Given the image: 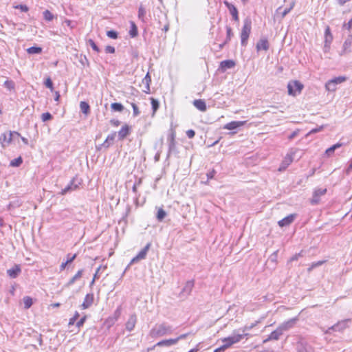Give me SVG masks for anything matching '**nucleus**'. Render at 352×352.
I'll list each match as a JSON object with an SVG mask.
<instances>
[{"instance_id":"nucleus-44","label":"nucleus","mask_w":352,"mask_h":352,"mask_svg":"<svg viewBox=\"0 0 352 352\" xmlns=\"http://www.w3.org/2000/svg\"><path fill=\"white\" fill-rule=\"evenodd\" d=\"M121 312H122V307H121V306H119L115 310L113 316H111L114 318V320H116V321L118 320V319L120 318V316L121 315Z\"/></svg>"},{"instance_id":"nucleus-21","label":"nucleus","mask_w":352,"mask_h":352,"mask_svg":"<svg viewBox=\"0 0 352 352\" xmlns=\"http://www.w3.org/2000/svg\"><path fill=\"white\" fill-rule=\"evenodd\" d=\"M94 302V294H87L84 299L81 307L83 309L89 308Z\"/></svg>"},{"instance_id":"nucleus-9","label":"nucleus","mask_w":352,"mask_h":352,"mask_svg":"<svg viewBox=\"0 0 352 352\" xmlns=\"http://www.w3.org/2000/svg\"><path fill=\"white\" fill-rule=\"evenodd\" d=\"M296 151V150H291L289 153H288L286 155L278 168L279 171L285 170L288 167V166L293 162V156L294 155Z\"/></svg>"},{"instance_id":"nucleus-32","label":"nucleus","mask_w":352,"mask_h":352,"mask_svg":"<svg viewBox=\"0 0 352 352\" xmlns=\"http://www.w3.org/2000/svg\"><path fill=\"white\" fill-rule=\"evenodd\" d=\"M324 36H325V43H331L333 40V36L331 32L330 28L327 26L324 31Z\"/></svg>"},{"instance_id":"nucleus-48","label":"nucleus","mask_w":352,"mask_h":352,"mask_svg":"<svg viewBox=\"0 0 352 352\" xmlns=\"http://www.w3.org/2000/svg\"><path fill=\"white\" fill-rule=\"evenodd\" d=\"M131 106L133 108V115L134 117H137L140 115V112L139 111L138 107L135 103H131Z\"/></svg>"},{"instance_id":"nucleus-51","label":"nucleus","mask_w":352,"mask_h":352,"mask_svg":"<svg viewBox=\"0 0 352 352\" xmlns=\"http://www.w3.org/2000/svg\"><path fill=\"white\" fill-rule=\"evenodd\" d=\"M342 29L351 30H352V18L348 23H344L342 25Z\"/></svg>"},{"instance_id":"nucleus-34","label":"nucleus","mask_w":352,"mask_h":352,"mask_svg":"<svg viewBox=\"0 0 352 352\" xmlns=\"http://www.w3.org/2000/svg\"><path fill=\"white\" fill-rule=\"evenodd\" d=\"M166 214H166V211L163 208H160L157 210L156 218L158 221L161 222L166 217Z\"/></svg>"},{"instance_id":"nucleus-37","label":"nucleus","mask_w":352,"mask_h":352,"mask_svg":"<svg viewBox=\"0 0 352 352\" xmlns=\"http://www.w3.org/2000/svg\"><path fill=\"white\" fill-rule=\"evenodd\" d=\"M3 86L9 91H12V90H14V87H15V84L14 82V81H12V80H8L7 79L4 83H3Z\"/></svg>"},{"instance_id":"nucleus-35","label":"nucleus","mask_w":352,"mask_h":352,"mask_svg":"<svg viewBox=\"0 0 352 352\" xmlns=\"http://www.w3.org/2000/svg\"><path fill=\"white\" fill-rule=\"evenodd\" d=\"M27 52L30 54H38L41 53L42 48L41 47L32 46L28 48Z\"/></svg>"},{"instance_id":"nucleus-60","label":"nucleus","mask_w":352,"mask_h":352,"mask_svg":"<svg viewBox=\"0 0 352 352\" xmlns=\"http://www.w3.org/2000/svg\"><path fill=\"white\" fill-rule=\"evenodd\" d=\"M16 8H19L20 9L22 12H28V8L26 5H19L17 6H16Z\"/></svg>"},{"instance_id":"nucleus-23","label":"nucleus","mask_w":352,"mask_h":352,"mask_svg":"<svg viewBox=\"0 0 352 352\" xmlns=\"http://www.w3.org/2000/svg\"><path fill=\"white\" fill-rule=\"evenodd\" d=\"M296 320H297L296 318H292V319L289 320L288 321L282 323L280 325H279V327L284 332L285 331H287L290 328H292L296 323Z\"/></svg>"},{"instance_id":"nucleus-49","label":"nucleus","mask_w":352,"mask_h":352,"mask_svg":"<svg viewBox=\"0 0 352 352\" xmlns=\"http://www.w3.org/2000/svg\"><path fill=\"white\" fill-rule=\"evenodd\" d=\"M45 85L46 87L51 89V91H53L54 87H53V82L51 78L49 77L47 78L45 81Z\"/></svg>"},{"instance_id":"nucleus-59","label":"nucleus","mask_w":352,"mask_h":352,"mask_svg":"<svg viewBox=\"0 0 352 352\" xmlns=\"http://www.w3.org/2000/svg\"><path fill=\"white\" fill-rule=\"evenodd\" d=\"M86 320V316H83L82 318H81L76 323V326L78 327H80L81 326L83 325V324L85 323Z\"/></svg>"},{"instance_id":"nucleus-22","label":"nucleus","mask_w":352,"mask_h":352,"mask_svg":"<svg viewBox=\"0 0 352 352\" xmlns=\"http://www.w3.org/2000/svg\"><path fill=\"white\" fill-rule=\"evenodd\" d=\"M245 123V121H232L229 123H227L225 125L224 129L228 130H234L243 126Z\"/></svg>"},{"instance_id":"nucleus-47","label":"nucleus","mask_w":352,"mask_h":352,"mask_svg":"<svg viewBox=\"0 0 352 352\" xmlns=\"http://www.w3.org/2000/svg\"><path fill=\"white\" fill-rule=\"evenodd\" d=\"M52 119V115L49 112L43 113L41 115V120L43 122H47Z\"/></svg>"},{"instance_id":"nucleus-30","label":"nucleus","mask_w":352,"mask_h":352,"mask_svg":"<svg viewBox=\"0 0 352 352\" xmlns=\"http://www.w3.org/2000/svg\"><path fill=\"white\" fill-rule=\"evenodd\" d=\"M342 146V144L339 142L336 144H333V146H330L325 151V155H327L329 157L331 156L333 154L334 151L337 148H340Z\"/></svg>"},{"instance_id":"nucleus-14","label":"nucleus","mask_w":352,"mask_h":352,"mask_svg":"<svg viewBox=\"0 0 352 352\" xmlns=\"http://www.w3.org/2000/svg\"><path fill=\"white\" fill-rule=\"evenodd\" d=\"M349 322H350V319H345V320L338 321L336 324L331 326V329H333V331H334L342 332L349 327L348 323Z\"/></svg>"},{"instance_id":"nucleus-29","label":"nucleus","mask_w":352,"mask_h":352,"mask_svg":"<svg viewBox=\"0 0 352 352\" xmlns=\"http://www.w3.org/2000/svg\"><path fill=\"white\" fill-rule=\"evenodd\" d=\"M83 273V270H80L77 272V273L68 281L66 284V287H70L77 280L80 279Z\"/></svg>"},{"instance_id":"nucleus-7","label":"nucleus","mask_w":352,"mask_h":352,"mask_svg":"<svg viewBox=\"0 0 352 352\" xmlns=\"http://www.w3.org/2000/svg\"><path fill=\"white\" fill-rule=\"evenodd\" d=\"M15 136L20 137L21 135L16 131H10L8 133H2L0 136V143L2 147H6L12 142V138Z\"/></svg>"},{"instance_id":"nucleus-58","label":"nucleus","mask_w":352,"mask_h":352,"mask_svg":"<svg viewBox=\"0 0 352 352\" xmlns=\"http://www.w3.org/2000/svg\"><path fill=\"white\" fill-rule=\"evenodd\" d=\"M116 322V320H114V318L112 316H109L106 320V323L108 324L109 327H111V325H113Z\"/></svg>"},{"instance_id":"nucleus-63","label":"nucleus","mask_w":352,"mask_h":352,"mask_svg":"<svg viewBox=\"0 0 352 352\" xmlns=\"http://www.w3.org/2000/svg\"><path fill=\"white\" fill-rule=\"evenodd\" d=\"M189 333H184V334H182L180 336H179L178 337H177L176 338H175V340H177V343L181 340H184L185 338H186V337L188 336Z\"/></svg>"},{"instance_id":"nucleus-5","label":"nucleus","mask_w":352,"mask_h":352,"mask_svg":"<svg viewBox=\"0 0 352 352\" xmlns=\"http://www.w3.org/2000/svg\"><path fill=\"white\" fill-rule=\"evenodd\" d=\"M304 86L298 80L291 81L287 85L288 94L290 96H296L301 93Z\"/></svg>"},{"instance_id":"nucleus-12","label":"nucleus","mask_w":352,"mask_h":352,"mask_svg":"<svg viewBox=\"0 0 352 352\" xmlns=\"http://www.w3.org/2000/svg\"><path fill=\"white\" fill-rule=\"evenodd\" d=\"M151 243H148L145 247L135 256L131 261V264L136 263L140 260L144 259L146 256L147 252L151 248Z\"/></svg>"},{"instance_id":"nucleus-56","label":"nucleus","mask_w":352,"mask_h":352,"mask_svg":"<svg viewBox=\"0 0 352 352\" xmlns=\"http://www.w3.org/2000/svg\"><path fill=\"white\" fill-rule=\"evenodd\" d=\"M186 135L188 138H193L195 135V131L192 129H189L186 131Z\"/></svg>"},{"instance_id":"nucleus-53","label":"nucleus","mask_w":352,"mask_h":352,"mask_svg":"<svg viewBox=\"0 0 352 352\" xmlns=\"http://www.w3.org/2000/svg\"><path fill=\"white\" fill-rule=\"evenodd\" d=\"M76 258V254H74L73 255H72L71 254H68L67 255V261L66 262L68 263V264H70L71 263H72L74 261V260Z\"/></svg>"},{"instance_id":"nucleus-27","label":"nucleus","mask_w":352,"mask_h":352,"mask_svg":"<svg viewBox=\"0 0 352 352\" xmlns=\"http://www.w3.org/2000/svg\"><path fill=\"white\" fill-rule=\"evenodd\" d=\"M136 316L135 315H132L129 317L128 321L126 323V329L129 331H131L134 329L136 323Z\"/></svg>"},{"instance_id":"nucleus-43","label":"nucleus","mask_w":352,"mask_h":352,"mask_svg":"<svg viewBox=\"0 0 352 352\" xmlns=\"http://www.w3.org/2000/svg\"><path fill=\"white\" fill-rule=\"evenodd\" d=\"M233 35L234 34L232 32V28L230 26H226V38L225 40L226 43H228Z\"/></svg>"},{"instance_id":"nucleus-18","label":"nucleus","mask_w":352,"mask_h":352,"mask_svg":"<svg viewBox=\"0 0 352 352\" xmlns=\"http://www.w3.org/2000/svg\"><path fill=\"white\" fill-rule=\"evenodd\" d=\"M131 133V127L125 124L124 126H122L120 130L118 133V139L120 140H123L124 138H126L127 135H129Z\"/></svg>"},{"instance_id":"nucleus-45","label":"nucleus","mask_w":352,"mask_h":352,"mask_svg":"<svg viewBox=\"0 0 352 352\" xmlns=\"http://www.w3.org/2000/svg\"><path fill=\"white\" fill-rule=\"evenodd\" d=\"M87 43L91 47V48L96 51V52H100V49L99 47L97 46V45L96 44V43L94 41L93 39L91 38H89L88 41H87Z\"/></svg>"},{"instance_id":"nucleus-55","label":"nucleus","mask_w":352,"mask_h":352,"mask_svg":"<svg viewBox=\"0 0 352 352\" xmlns=\"http://www.w3.org/2000/svg\"><path fill=\"white\" fill-rule=\"evenodd\" d=\"M115 51V47L113 46L108 45L105 47V52L107 54H113Z\"/></svg>"},{"instance_id":"nucleus-33","label":"nucleus","mask_w":352,"mask_h":352,"mask_svg":"<svg viewBox=\"0 0 352 352\" xmlns=\"http://www.w3.org/2000/svg\"><path fill=\"white\" fill-rule=\"evenodd\" d=\"M138 34V28L134 22H131V29L129 30V35L131 37L134 38Z\"/></svg>"},{"instance_id":"nucleus-46","label":"nucleus","mask_w":352,"mask_h":352,"mask_svg":"<svg viewBox=\"0 0 352 352\" xmlns=\"http://www.w3.org/2000/svg\"><path fill=\"white\" fill-rule=\"evenodd\" d=\"M107 36L111 38L116 39L118 37V33L115 30H109L107 32Z\"/></svg>"},{"instance_id":"nucleus-3","label":"nucleus","mask_w":352,"mask_h":352,"mask_svg":"<svg viewBox=\"0 0 352 352\" xmlns=\"http://www.w3.org/2000/svg\"><path fill=\"white\" fill-rule=\"evenodd\" d=\"M252 30V21L250 18L247 17L243 21V25L241 32V43L243 46H246L248 41L251 33Z\"/></svg>"},{"instance_id":"nucleus-38","label":"nucleus","mask_w":352,"mask_h":352,"mask_svg":"<svg viewBox=\"0 0 352 352\" xmlns=\"http://www.w3.org/2000/svg\"><path fill=\"white\" fill-rule=\"evenodd\" d=\"M25 309H29L33 303L32 298L30 296H25L23 298Z\"/></svg>"},{"instance_id":"nucleus-6","label":"nucleus","mask_w":352,"mask_h":352,"mask_svg":"<svg viewBox=\"0 0 352 352\" xmlns=\"http://www.w3.org/2000/svg\"><path fill=\"white\" fill-rule=\"evenodd\" d=\"M345 76H338L328 80L325 84V88L328 91H335L337 89V85L346 81Z\"/></svg>"},{"instance_id":"nucleus-20","label":"nucleus","mask_w":352,"mask_h":352,"mask_svg":"<svg viewBox=\"0 0 352 352\" xmlns=\"http://www.w3.org/2000/svg\"><path fill=\"white\" fill-rule=\"evenodd\" d=\"M21 267L19 265H14L12 268L7 270L8 275L12 278H16L21 273Z\"/></svg>"},{"instance_id":"nucleus-15","label":"nucleus","mask_w":352,"mask_h":352,"mask_svg":"<svg viewBox=\"0 0 352 352\" xmlns=\"http://www.w3.org/2000/svg\"><path fill=\"white\" fill-rule=\"evenodd\" d=\"M116 132H113V133L109 134L107 137L104 142L102 144H101L100 145H99L98 146H97V149L100 150L102 148H108L113 144L114 139L116 138Z\"/></svg>"},{"instance_id":"nucleus-57","label":"nucleus","mask_w":352,"mask_h":352,"mask_svg":"<svg viewBox=\"0 0 352 352\" xmlns=\"http://www.w3.org/2000/svg\"><path fill=\"white\" fill-rule=\"evenodd\" d=\"M294 6V3H293L289 8H285L283 10V12H282L283 18L285 17L291 11V10L293 8Z\"/></svg>"},{"instance_id":"nucleus-31","label":"nucleus","mask_w":352,"mask_h":352,"mask_svg":"<svg viewBox=\"0 0 352 352\" xmlns=\"http://www.w3.org/2000/svg\"><path fill=\"white\" fill-rule=\"evenodd\" d=\"M80 111L85 115H87L90 112V106L89 104L85 101H82L80 103Z\"/></svg>"},{"instance_id":"nucleus-24","label":"nucleus","mask_w":352,"mask_h":352,"mask_svg":"<svg viewBox=\"0 0 352 352\" xmlns=\"http://www.w3.org/2000/svg\"><path fill=\"white\" fill-rule=\"evenodd\" d=\"M177 344V340L175 338H170L168 340H163L158 342L153 347L157 346H170Z\"/></svg>"},{"instance_id":"nucleus-39","label":"nucleus","mask_w":352,"mask_h":352,"mask_svg":"<svg viewBox=\"0 0 352 352\" xmlns=\"http://www.w3.org/2000/svg\"><path fill=\"white\" fill-rule=\"evenodd\" d=\"M111 107L114 111H122L124 109V106L119 102H113L111 104Z\"/></svg>"},{"instance_id":"nucleus-41","label":"nucleus","mask_w":352,"mask_h":352,"mask_svg":"<svg viewBox=\"0 0 352 352\" xmlns=\"http://www.w3.org/2000/svg\"><path fill=\"white\" fill-rule=\"evenodd\" d=\"M23 162V160L21 158V157H19L17 158H15L14 160H12L11 162H10V166H12V167H18Z\"/></svg>"},{"instance_id":"nucleus-54","label":"nucleus","mask_w":352,"mask_h":352,"mask_svg":"<svg viewBox=\"0 0 352 352\" xmlns=\"http://www.w3.org/2000/svg\"><path fill=\"white\" fill-rule=\"evenodd\" d=\"M325 261H320L318 262L312 263L311 265V267L309 268V270H311V269H314L316 267L322 265Z\"/></svg>"},{"instance_id":"nucleus-61","label":"nucleus","mask_w":352,"mask_h":352,"mask_svg":"<svg viewBox=\"0 0 352 352\" xmlns=\"http://www.w3.org/2000/svg\"><path fill=\"white\" fill-rule=\"evenodd\" d=\"M216 173V171L214 170H212L210 172H208L206 175H207V177H208V179H212L214 177V175Z\"/></svg>"},{"instance_id":"nucleus-1","label":"nucleus","mask_w":352,"mask_h":352,"mask_svg":"<svg viewBox=\"0 0 352 352\" xmlns=\"http://www.w3.org/2000/svg\"><path fill=\"white\" fill-rule=\"evenodd\" d=\"M173 332V328L171 325L166 322L155 324L150 331L149 335L151 338H160L166 335H170Z\"/></svg>"},{"instance_id":"nucleus-26","label":"nucleus","mask_w":352,"mask_h":352,"mask_svg":"<svg viewBox=\"0 0 352 352\" xmlns=\"http://www.w3.org/2000/svg\"><path fill=\"white\" fill-rule=\"evenodd\" d=\"M235 65V63L232 60H223L220 63V67L222 71H226L228 69H231L234 67Z\"/></svg>"},{"instance_id":"nucleus-19","label":"nucleus","mask_w":352,"mask_h":352,"mask_svg":"<svg viewBox=\"0 0 352 352\" xmlns=\"http://www.w3.org/2000/svg\"><path fill=\"white\" fill-rule=\"evenodd\" d=\"M296 216V214H291L287 216L278 222V226L280 227H285L290 225L294 221Z\"/></svg>"},{"instance_id":"nucleus-11","label":"nucleus","mask_w":352,"mask_h":352,"mask_svg":"<svg viewBox=\"0 0 352 352\" xmlns=\"http://www.w3.org/2000/svg\"><path fill=\"white\" fill-rule=\"evenodd\" d=\"M194 280H188L186 283L183 289H182L179 296L181 298L182 297H187L189 296L192 290V288L194 287Z\"/></svg>"},{"instance_id":"nucleus-10","label":"nucleus","mask_w":352,"mask_h":352,"mask_svg":"<svg viewBox=\"0 0 352 352\" xmlns=\"http://www.w3.org/2000/svg\"><path fill=\"white\" fill-rule=\"evenodd\" d=\"M327 192V189L326 188H318V189H316L313 193V196H312V198L310 200V202L312 205H316L318 204L320 201V197L324 195H325V193Z\"/></svg>"},{"instance_id":"nucleus-36","label":"nucleus","mask_w":352,"mask_h":352,"mask_svg":"<svg viewBox=\"0 0 352 352\" xmlns=\"http://www.w3.org/2000/svg\"><path fill=\"white\" fill-rule=\"evenodd\" d=\"M151 106H152V109H153V116H154L155 112L159 109L160 103L157 99H155L153 98H151Z\"/></svg>"},{"instance_id":"nucleus-13","label":"nucleus","mask_w":352,"mask_h":352,"mask_svg":"<svg viewBox=\"0 0 352 352\" xmlns=\"http://www.w3.org/2000/svg\"><path fill=\"white\" fill-rule=\"evenodd\" d=\"M224 5L228 9L230 14L232 15L233 20L235 21H239V12L237 8L232 3L228 2V1H223Z\"/></svg>"},{"instance_id":"nucleus-16","label":"nucleus","mask_w":352,"mask_h":352,"mask_svg":"<svg viewBox=\"0 0 352 352\" xmlns=\"http://www.w3.org/2000/svg\"><path fill=\"white\" fill-rule=\"evenodd\" d=\"M283 333L282 329L278 327L276 330L272 331L268 336L267 338L263 340V342L265 343L270 340H278L280 338V336Z\"/></svg>"},{"instance_id":"nucleus-25","label":"nucleus","mask_w":352,"mask_h":352,"mask_svg":"<svg viewBox=\"0 0 352 352\" xmlns=\"http://www.w3.org/2000/svg\"><path fill=\"white\" fill-rule=\"evenodd\" d=\"M193 105L199 111L204 112L206 111V104L204 100L201 99L195 100L193 101Z\"/></svg>"},{"instance_id":"nucleus-52","label":"nucleus","mask_w":352,"mask_h":352,"mask_svg":"<svg viewBox=\"0 0 352 352\" xmlns=\"http://www.w3.org/2000/svg\"><path fill=\"white\" fill-rule=\"evenodd\" d=\"M145 14H146V10H145L144 8H143L142 6H140V8L138 9V17H139V19L143 18Z\"/></svg>"},{"instance_id":"nucleus-2","label":"nucleus","mask_w":352,"mask_h":352,"mask_svg":"<svg viewBox=\"0 0 352 352\" xmlns=\"http://www.w3.org/2000/svg\"><path fill=\"white\" fill-rule=\"evenodd\" d=\"M244 337L243 334H233L223 339V344L216 349L214 352H223L233 344L239 342Z\"/></svg>"},{"instance_id":"nucleus-40","label":"nucleus","mask_w":352,"mask_h":352,"mask_svg":"<svg viewBox=\"0 0 352 352\" xmlns=\"http://www.w3.org/2000/svg\"><path fill=\"white\" fill-rule=\"evenodd\" d=\"M351 43H352V36L350 35L349 36V38H347L346 39V41H344V43L343 44V49H344L343 53H345L346 50L349 49L351 47Z\"/></svg>"},{"instance_id":"nucleus-64","label":"nucleus","mask_w":352,"mask_h":352,"mask_svg":"<svg viewBox=\"0 0 352 352\" xmlns=\"http://www.w3.org/2000/svg\"><path fill=\"white\" fill-rule=\"evenodd\" d=\"M298 130H296L292 132L288 137L289 140H292L293 138H294L298 135Z\"/></svg>"},{"instance_id":"nucleus-50","label":"nucleus","mask_w":352,"mask_h":352,"mask_svg":"<svg viewBox=\"0 0 352 352\" xmlns=\"http://www.w3.org/2000/svg\"><path fill=\"white\" fill-rule=\"evenodd\" d=\"M78 317H79V314L78 311H76L74 316L69 319V325L74 324L76 320L78 319Z\"/></svg>"},{"instance_id":"nucleus-8","label":"nucleus","mask_w":352,"mask_h":352,"mask_svg":"<svg viewBox=\"0 0 352 352\" xmlns=\"http://www.w3.org/2000/svg\"><path fill=\"white\" fill-rule=\"evenodd\" d=\"M80 184V181H79L76 177H73L69 184L67 185V186H65L63 189H62L60 194L64 195L67 192L76 190L79 188Z\"/></svg>"},{"instance_id":"nucleus-17","label":"nucleus","mask_w":352,"mask_h":352,"mask_svg":"<svg viewBox=\"0 0 352 352\" xmlns=\"http://www.w3.org/2000/svg\"><path fill=\"white\" fill-rule=\"evenodd\" d=\"M256 48L258 52L261 50L267 51L270 48L268 40L266 38H261L257 42Z\"/></svg>"},{"instance_id":"nucleus-42","label":"nucleus","mask_w":352,"mask_h":352,"mask_svg":"<svg viewBox=\"0 0 352 352\" xmlns=\"http://www.w3.org/2000/svg\"><path fill=\"white\" fill-rule=\"evenodd\" d=\"M43 14L44 19L47 21H51L54 19V15L48 10H45Z\"/></svg>"},{"instance_id":"nucleus-28","label":"nucleus","mask_w":352,"mask_h":352,"mask_svg":"<svg viewBox=\"0 0 352 352\" xmlns=\"http://www.w3.org/2000/svg\"><path fill=\"white\" fill-rule=\"evenodd\" d=\"M151 82V78L149 75V73H147L145 77L142 79V83L145 85V89L143 90L144 92L148 94L150 92V83Z\"/></svg>"},{"instance_id":"nucleus-62","label":"nucleus","mask_w":352,"mask_h":352,"mask_svg":"<svg viewBox=\"0 0 352 352\" xmlns=\"http://www.w3.org/2000/svg\"><path fill=\"white\" fill-rule=\"evenodd\" d=\"M300 256H302L301 252L296 254L293 256L291 257L290 261H297L298 259V258L300 257Z\"/></svg>"},{"instance_id":"nucleus-4","label":"nucleus","mask_w":352,"mask_h":352,"mask_svg":"<svg viewBox=\"0 0 352 352\" xmlns=\"http://www.w3.org/2000/svg\"><path fill=\"white\" fill-rule=\"evenodd\" d=\"M175 138H176L175 131L173 129H170L169 130L168 137H167V141H168V154H167V158L169 157V156L172 153H177V146H176L177 142L175 141Z\"/></svg>"}]
</instances>
